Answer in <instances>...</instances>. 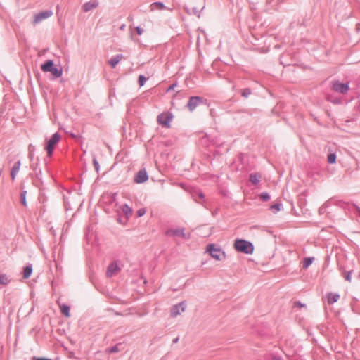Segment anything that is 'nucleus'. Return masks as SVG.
I'll return each mask as SVG.
<instances>
[{
    "instance_id": "1",
    "label": "nucleus",
    "mask_w": 360,
    "mask_h": 360,
    "mask_svg": "<svg viewBox=\"0 0 360 360\" xmlns=\"http://www.w3.org/2000/svg\"><path fill=\"white\" fill-rule=\"evenodd\" d=\"M234 248L238 252L245 254H252L254 251L253 244L243 239H237L234 243Z\"/></svg>"
},
{
    "instance_id": "2",
    "label": "nucleus",
    "mask_w": 360,
    "mask_h": 360,
    "mask_svg": "<svg viewBox=\"0 0 360 360\" xmlns=\"http://www.w3.org/2000/svg\"><path fill=\"white\" fill-rule=\"evenodd\" d=\"M60 139L61 136L58 133H55L46 140L44 149L46 151L49 157L52 155L55 146L58 144Z\"/></svg>"
},
{
    "instance_id": "3",
    "label": "nucleus",
    "mask_w": 360,
    "mask_h": 360,
    "mask_svg": "<svg viewBox=\"0 0 360 360\" xmlns=\"http://www.w3.org/2000/svg\"><path fill=\"white\" fill-rule=\"evenodd\" d=\"M41 68L43 72H50L56 77H60L63 73L62 69L54 67L53 62L50 60L41 65Z\"/></svg>"
},
{
    "instance_id": "4",
    "label": "nucleus",
    "mask_w": 360,
    "mask_h": 360,
    "mask_svg": "<svg viewBox=\"0 0 360 360\" xmlns=\"http://www.w3.org/2000/svg\"><path fill=\"white\" fill-rule=\"evenodd\" d=\"M173 119V115L170 112H162L158 116L157 121L158 124L164 127H170V122Z\"/></svg>"
},
{
    "instance_id": "5",
    "label": "nucleus",
    "mask_w": 360,
    "mask_h": 360,
    "mask_svg": "<svg viewBox=\"0 0 360 360\" xmlns=\"http://www.w3.org/2000/svg\"><path fill=\"white\" fill-rule=\"evenodd\" d=\"M331 84L333 90L338 93L345 94L349 90L348 83H342L338 80H334L331 82Z\"/></svg>"
},
{
    "instance_id": "6",
    "label": "nucleus",
    "mask_w": 360,
    "mask_h": 360,
    "mask_svg": "<svg viewBox=\"0 0 360 360\" xmlns=\"http://www.w3.org/2000/svg\"><path fill=\"white\" fill-rule=\"evenodd\" d=\"M207 250L210 252L212 257L217 260H219L221 257H224V252L221 249L215 248L214 245H210Z\"/></svg>"
},
{
    "instance_id": "7",
    "label": "nucleus",
    "mask_w": 360,
    "mask_h": 360,
    "mask_svg": "<svg viewBox=\"0 0 360 360\" xmlns=\"http://www.w3.org/2000/svg\"><path fill=\"white\" fill-rule=\"evenodd\" d=\"M186 308V304L184 302L179 303L175 305L171 310V315L173 317H176V316L181 314L184 311Z\"/></svg>"
},
{
    "instance_id": "8",
    "label": "nucleus",
    "mask_w": 360,
    "mask_h": 360,
    "mask_svg": "<svg viewBox=\"0 0 360 360\" xmlns=\"http://www.w3.org/2000/svg\"><path fill=\"white\" fill-rule=\"evenodd\" d=\"M52 14H53L52 12L49 11H44L39 14H37L34 16V24L35 25V24L40 22L43 20L46 19V18H49L50 16H51Z\"/></svg>"
},
{
    "instance_id": "9",
    "label": "nucleus",
    "mask_w": 360,
    "mask_h": 360,
    "mask_svg": "<svg viewBox=\"0 0 360 360\" xmlns=\"http://www.w3.org/2000/svg\"><path fill=\"white\" fill-rule=\"evenodd\" d=\"M148 174L146 170H140L136 176V183H143L148 180Z\"/></svg>"
},
{
    "instance_id": "10",
    "label": "nucleus",
    "mask_w": 360,
    "mask_h": 360,
    "mask_svg": "<svg viewBox=\"0 0 360 360\" xmlns=\"http://www.w3.org/2000/svg\"><path fill=\"white\" fill-rule=\"evenodd\" d=\"M200 103V98L199 97H191L188 103V108L192 111Z\"/></svg>"
},
{
    "instance_id": "11",
    "label": "nucleus",
    "mask_w": 360,
    "mask_h": 360,
    "mask_svg": "<svg viewBox=\"0 0 360 360\" xmlns=\"http://www.w3.org/2000/svg\"><path fill=\"white\" fill-rule=\"evenodd\" d=\"M119 267L117 264L112 263L109 265L106 274L108 277H111L117 273Z\"/></svg>"
},
{
    "instance_id": "12",
    "label": "nucleus",
    "mask_w": 360,
    "mask_h": 360,
    "mask_svg": "<svg viewBox=\"0 0 360 360\" xmlns=\"http://www.w3.org/2000/svg\"><path fill=\"white\" fill-rule=\"evenodd\" d=\"M328 303L332 304L340 299V295L338 293L329 292L326 295Z\"/></svg>"
},
{
    "instance_id": "13",
    "label": "nucleus",
    "mask_w": 360,
    "mask_h": 360,
    "mask_svg": "<svg viewBox=\"0 0 360 360\" xmlns=\"http://www.w3.org/2000/svg\"><path fill=\"white\" fill-rule=\"evenodd\" d=\"M97 6H98V3L95 1H89V2L85 3L82 6V9L84 11L88 12V11L96 8Z\"/></svg>"
},
{
    "instance_id": "14",
    "label": "nucleus",
    "mask_w": 360,
    "mask_h": 360,
    "mask_svg": "<svg viewBox=\"0 0 360 360\" xmlns=\"http://www.w3.org/2000/svg\"><path fill=\"white\" fill-rule=\"evenodd\" d=\"M20 166H21V163L20 161H18L14 164V165L11 169V178L13 180L15 179L16 175L18 174V172L20 171Z\"/></svg>"
},
{
    "instance_id": "15",
    "label": "nucleus",
    "mask_w": 360,
    "mask_h": 360,
    "mask_svg": "<svg viewBox=\"0 0 360 360\" xmlns=\"http://www.w3.org/2000/svg\"><path fill=\"white\" fill-rule=\"evenodd\" d=\"M123 58V56L122 54H119V55H117L115 56H114L113 58H112L108 63L110 64V65L114 68H115V66L117 65V64Z\"/></svg>"
},
{
    "instance_id": "16",
    "label": "nucleus",
    "mask_w": 360,
    "mask_h": 360,
    "mask_svg": "<svg viewBox=\"0 0 360 360\" xmlns=\"http://www.w3.org/2000/svg\"><path fill=\"white\" fill-rule=\"evenodd\" d=\"M121 210L127 218H129L132 215V210L127 205H122L121 207Z\"/></svg>"
},
{
    "instance_id": "17",
    "label": "nucleus",
    "mask_w": 360,
    "mask_h": 360,
    "mask_svg": "<svg viewBox=\"0 0 360 360\" xmlns=\"http://www.w3.org/2000/svg\"><path fill=\"white\" fill-rule=\"evenodd\" d=\"M167 235L169 236H183V237L185 236L183 229L167 231Z\"/></svg>"
},
{
    "instance_id": "18",
    "label": "nucleus",
    "mask_w": 360,
    "mask_h": 360,
    "mask_svg": "<svg viewBox=\"0 0 360 360\" xmlns=\"http://www.w3.org/2000/svg\"><path fill=\"white\" fill-rule=\"evenodd\" d=\"M260 175L257 174H251L250 175V181L254 184L257 185L259 182Z\"/></svg>"
},
{
    "instance_id": "19",
    "label": "nucleus",
    "mask_w": 360,
    "mask_h": 360,
    "mask_svg": "<svg viewBox=\"0 0 360 360\" xmlns=\"http://www.w3.org/2000/svg\"><path fill=\"white\" fill-rule=\"evenodd\" d=\"M32 272V266H26L23 271V278L25 279L28 278L30 276Z\"/></svg>"
},
{
    "instance_id": "20",
    "label": "nucleus",
    "mask_w": 360,
    "mask_h": 360,
    "mask_svg": "<svg viewBox=\"0 0 360 360\" xmlns=\"http://www.w3.org/2000/svg\"><path fill=\"white\" fill-rule=\"evenodd\" d=\"M61 313L63 314L66 317L70 316V307L65 304L60 305Z\"/></svg>"
},
{
    "instance_id": "21",
    "label": "nucleus",
    "mask_w": 360,
    "mask_h": 360,
    "mask_svg": "<svg viewBox=\"0 0 360 360\" xmlns=\"http://www.w3.org/2000/svg\"><path fill=\"white\" fill-rule=\"evenodd\" d=\"M314 258L306 257L303 261V268L307 269L313 262Z\"/></svg>"
},
{
    "instance_id": "22",
    "label": "nucleus",
    "mask_w": 360,
    "mask_h": 360,
    "mask_svg": "<svg viewBox=\"0 0 360 360\" xmlns=\"http://www.w3.org/2000/svg\"><path fill=\"white\" fill-rule=\"evenodd\" d=\"M10 282L8 276L6 274L0 275V285H6Z\"/></svg>"
},
{
    "instance_id": "23",
    "label": "nucleus",
    "mask_w": 360,
    "mask_h": 360,
    "mask_svg": "<svg viewBox=\"0 0 360 360\" xmlns=\"http://www.w3.org/2000/svg\"><path fill=\"white\" fill-rule=\"evenodd\" d=\"M164 8H165V6L163 5L162 3H160V2H155V3H153L151 5V9L152 10H155V9L160 10V9H162Z\"/></svg>"
},
{
    "instance_id": "24",
    "label": "nucleus",
    "mask_w": 360,
    "mask_h": 360,
    "mask_svg": "<svg viewBox=\"0 0 360 360\" xmlns=\"http://www.w3.org/2000/svg\"><path fill=\"white\" fill-rule=\"evenodd\" d=\"M328 162L330 164H334L336 161V155L335 153H330L328 155Z\"/></svg>"
},
{
    "instance_id": "25",
    "label": "nucleus",
    "mask_w": 360,
    "mask_h": 360,
    "mask_svg": "<svg viewBox=\"0 0 360 360\" xmlns=\"http://www.w3.org/2000/svg\"><path fill=\"white\" fill-rule=\"evenodd\" d=\"M281 207H282V204L276 203L274 205H272L270 208L273 212H276L280 211Z\"/></svg>"
},
{
    "instance_id": "26",
    "label": "nucleus",
    "mask_w": 360,
    "mask_h": 360,
    "mask_svg": "<svg viewBox=\"0 0 360 360\" xmlns=\"http://www.w3.org/2000/svg\"><path fill=\"white\" fill-rule=\"evenodd\" d=\"M260 198L263 200V201H268L269 199H270V195L268 193H266V192H264V193H262L260 194Z\"/></svg>"
},
{
    "instance_id": "27",
    "label": "nucleus",
    "mask_w": 360,
    "mask_h": 360,
    "mask_svg": "<svg viewBox=\"0 0 360 360\" xmlns=\"http://www.w3.org/2000/svg\"><path fill=\"white\" fill-rule=\"evenodd\" d=\"M26 194H27V192H26V191H23V192L21 193V203H22L24 206H27V202H26Z\"/></svg>"
},
{
    "instance_id": "28",
    "label": "nucleus",
    "mask_w": 360,
    "mask_h": 360,
    "mask_svg": "<svg viewBox=\"0 0 360 360\" xmlns=\"http://www.w3.org/2000/svg\"><path fill=\"white\" fill-rule=\"evenodd\" d=\"M251 94V90L250 89H244L242 91V96L244 98H248Z\"/></svg>"
},
{
    "instance_id": "29",
    "label": "nucleus",
    "mask_w": 360,
    "mask_h": 360,
    "mask_svg": "<svg viewBox=\"0 0 360 360\" xmlns=\"http://www.w3.org/2000/svg\"><path fill=\"white\" fill-rule=\"evenodd\" d=\"M146 81V78L144 76H143V75H140V76L139 77V85H140L141 86H143V85H144V84H145Z\"/></svg>"
},
{
    "instance_id": "30",
    "label": "nucleus",
    "mask_w": 360,
    "mask_h": 360,
    "mask_svg": "<svg viewBox=\"0 0 360 360\" xmlns=\"http://www.w3.org/2000/svg\"><path fill=\"white\" fill-rule=\"evenodd\" d=\"M146 210L145 208L139 209L136 212L137 217H140L143 216L146 214Z\"/></svg>"
},
{
    "instance_id": "31",
    "label": "nucleus",
    "mask_w": 360,
    "mask_h": 360,
    "mask_svg": "<svg viewBox=\"0 0 360 360\" xmlns=\"http://www.w3.org/2000/svg\"><path fill=\"white\" fill-rule=\"evenodd\" d=\"M351 275H352V271H347L345 273V279L349 282L351 281L352 280V277H351Z\"/></svg>"
},
{
    "instance_id": "32",
    "label": "nucleus",
    "mask_w": 360,
    "mask_h": 360,
    "mask_svg": "<svg viewBox=\"0 0 360 360\" xmlns=\"http://www.w3.org/2000/svg\"><path fill=\"white\" fill-rule=\"evenodd\" d=\"M271 360H283V359L279 355L273 354L271 356Z\"/></svg>"
},
{
    "instance_id": "33",
    "label": "nucleus",
    "mask_w": 360,
    "mask_h": 360,
    "mask_svg": "<svg viewBox=\"0 0 360 360\" xmlns=\"http://www.w3.org/2000/svg\"><path fill=\"white\" fill-rule=\"evenodd\" d=\"M295 306H297V307H306V304H302V303H301V302H296L295 303Z\"/></svg>"
},
{
    "instance_id": "34",
    "label": "nucleus",
    "mask_w": 360,
    "mask_h": 360,
    "mask_svg": "<svg viewBox=\"0 0 360 360\" xmlns=\"http://www.w3.org/2000/svg\"><path fill=\"white\" fill-rule=\"evenodd\" d=\"M136 30L138 34H139V35L142 34L143 30L139 27H137L136 28Z\"/></svg>"
},
{
    "instance_id": "35",
    "label": "nucleus",
    "mask_w": 360,
    "mask_h": 360,
    "mask_svg": "<svg viewBox=\"0 0 360 360\" xmlns=\"http://www.w3.org/2000/svg\"><path fill=\"white\" fill-rule=\"evenodd\" d=\"M37 360H51V359H46V358H39Z\"/></svg>"
},
{
    "instance_id": "36",
    "label": "nucleus",
    "mask_w": 360,
    "mask_h": 360,
    "mask_svg": "<svg viewBox=\"0 0 360 360\" xmlns=\"http://www.w3.org/2000/svg\"><path fill=\"white\" fill-rule=\"evenodd\" d=\"M94 164L96 165H97L96 160H94Z\"/></svg>"
}]
</instances>
